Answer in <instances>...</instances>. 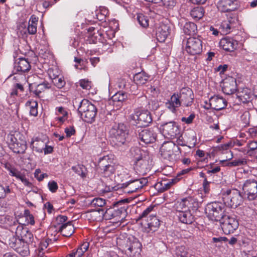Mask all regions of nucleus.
Wrapping results in <instances>:
<instances>
[{
    "instance_id": "58",
    "label": "nucleus",
    "mask_w": 257,
    "mask_h": 257,
    "mask_svg": "<svg viewBox=\"0 0 257 257\" xmlns=\"http://www.w3.org/2000/svg\"><path fill=\"white\" fill-rule=\"evenodd\" d=\"M75 130L73 126H69L65 128V133L67 138H70L75 134Z\"/></svg>"
},
{
    "instance_id": "3",
    "label": "nucleus",
    "mask_w": 257,
    "mask_h": 257,
    "mask_svg": "<svg viewBox=\"0 0 257 257\" xmlns=\"http://www.w3.org/2000/svg\"><path fill=\"white\" fill-rule=\"evenodd\" d=\"M128 202L127 199L121 200L116 202L113 208H109L105 211V219H111L116 218V220L119 221V219L124 218L126 214L127 203Z\"/></svg>"
},
{
    "instance_id": "6",
    "label": "nucleus",
    "mask_w": 257,
    "mask_h": 257,
    "mask_svg": "<svg viewBox=\"0 0 257 257\" xmlns=\"http://www.w3.org/2000/svg\"><path fill=\"white\" fill-rule=\"evenodd\" d=\"M131 118L134 120L139 127L146 126L152 121L151 113L141 108H137L131 115Z\"/></svg>"
},
{
    "instance_id": "39",
    "label": "nucleus",
    "mask_w": 257,
    "mask_h": 257,
    "mask_svg": "<svg viewBox=\"0 0 257 257\" xmlns=\"http://www.w3.org/2000/svg\"><path fill=\"white\" fill-rule=\"evenodd\" d=\"M137 20L142 27L146 28L149 26V19L144 14L141 13L137 14Z\"/></svg>"
},
{
    "instance_id": "28",
    "label": "nucleus",
    "mask_w": 257,
    "mask_h": 257,
    "mask_svg": "<svg viewBox=\"0 0 257 257\" xmlns=\"http://www.w3.org/2000/svg\"><path fill=\"white\" fill-rule=\"evenodd\" d=\"M105 212L103 209L92 210L87 212V217L91 221H99L105 217Z\"/></svg>"
},
{
    "instance_id": "22",
    "label": "nucleus",
    "mask_w": 257,
    "mask_h": 257,
    "mask_svg": "<svg viewBox=\"0 0 257 257\" xmlns=\"http://www.w3.org/2000/svg\"><path fill=\"white\" fill-rule=\"evenodd\" d=\"M227 103V101L222 96L214 95L211 97V104L213 109L221 110L226 106Z\"/></svg>"
},
{
    "instance_id": "52",
    "label": "nucleus",
    "mask_w": 257,
    "mask_h": 257,
    "mask_svg": "<svg viewBox=\"0 0 257 257\" xmlns=\"http://www.w3.org/2000/svg\"><path fill=\"white\" fill-rule=\"evenodd\" d=\"M34 176L39 181H41L44 179V178H47L48 175L46 173L41 174V170L37 169L35 171Z\"/></svg>"
},
{
    "instance_id": "21",
    "label": "nucleus",
    "mask_w": 257,
    "mask_h": 257,
    "mask_svg": "<svg viewBox=\"0 0 257 257\" xmlns=\"http://www.w3.org/2000/svg\"><path fill=\"white\" fill-rule=\"evenodd\" d=\"M160 221L156 215H150L147 219L146 224L144 225L146 231H155L160 226Z\"/></svg>"
},
{
    "instance_id": "34",
    "label": "nucleus",
    "mask_w": 257,
    "mask_h": 257,
    "mask_svg": "<svg viewBox=\"0 0 257 257\" xmlns=\"http://www.w3.org/2000/svg\"><path fill=\"white\" fill-rule=\"evenodd\" d=\"M189 200L187 198H184L178 201L175 205L177 213L189 210Z\"/></svg>"
},
{
    "instance_id": "8",
    "label": "nucleus",
    "mask_w": 257,
    "mask_h": 257,
    "mask_svg": "<svg viewBox=\"0 0 257 257\" xmlns=\"http://www.w3.org/2000/svg\"><path fill=\"white\" fill-rule=\"evenodd\" d=\"M125 253L128 257H140L142 244L134 236L128 238L125 246Z\"/></svg>"
},
{
    "instance_id": "62",
    "label": "nucleus",
    "mask_w": 257,
    "mask_h": 257,
    "mask_svg": "<svg viewBox=\"0 0 257 257\" xmlns=\"http://www.w3.org/2000/svg\"><path fill=\"white\" fill-rule=\"evenodd\" d=\"M154 207L150 206L147 208L140 215L139 219H143L146 217L153 210Z\"/></svg>"
},
{
    "instance_id": "50",
    "label": "nucleus",
    "mask_w": 257,
    "mask_h": 257,
    "mask_svg": "<svg viewBox=\"0 0 257 257\" xmlns=\"http://www.w3.org/2000/svg\"><path fill=\"white\" fill-rule=\"evenodd\" d=\"M53 81L54 85L58 88H62L66 83L63 77L55 78Z\"/></svg>"
},
{
    "instance_id": "12",
    "label": "nucleus",
    "mask_w": 257,
    "mask_h": 257,
    "mask_svg": "<svg viewBox=\"0 0 257 257\" xmlns=\"http://www.w3.org/2000/svg\"><path fill=\"white\" fill-rule=\"evenodd\" d=\"M242 191L249 200H253L257 198V179L249 178L244 181Z\"/></svg>"
},
{
    "instance_id": "36",
    "label": "nucleus",
    "mask_w": 257,
    "mask_h": 257,
    "mask_svg": "<svg viewBox=\"0 0 257 257\" xmlns=\"http://www.w3.org/2000/svg\"><path fill=\"white\" fill-rule=\"evenodd\" d=\"M204 14V11L202 7H197L193 8L190 12L191 17L196 20L202 18Z\"/></svg>"
},
{
    "instance_id": "33",
    "label": "nucleus",
    "mask_w": 257,
    "mask_h": 257,
    "mask_svg": "<svg viewBox=\"0 0 257 257\" xmlns=\"http://www.w3.org/2000/svg\"><path fill=\"white\" fill-rule=\"evenodd\" d=\"M9 171L10 175L15 176L17 179H20L26 186H29L30 185V183L25 176L17 169L14 168H10L9 169Z\"/></svg>"
},
{
    "instance_id": "56",
    "label": "nucleus",
    "mask_w": 257,
    "mask_h": 257,
    "mask_svg": "<svg viewBox=\"0 0 257 257\" xmlns=\"http://www.w3.org/2000/svg\"><path fill=\"white\" fill-rule=\"evenodd\" d=\"M131 152L135 158V156L140 158L143 157L144 156V154H143L142 151L139 148L136 147L132 148Z\"/></svg>"
},
{
    "instance_id": "16",
    "label": "nucleus",
    "mask_w": 257,
    "mask_h": 257,
    "mask_svg": "<svg viewBox=\"0 0 257 257\" xmlns=\"http://www.w3.org/2000/svg\"><path fill=\"white\" fill-rule=\"evenodd\" d=\"M178 93L183 106L189 107L192 105L194 99V95L191 88L183 87L180 89Z\"/></svg>"
},
{
    "instance_id": "7",
    "label": "nucleus",
    "mask_w": 257,
    "mask_h": 257,
    "mask_svg": "<svg viewBox=\"0 0 257 257\" xmlns=\"http://www.w3.org/2000/svg\"><path fill=\"white\" fill-rule=\"evenodd\" d=\"M224 204L231 207L236 208L242 202V197L240 192L235 189L227 190L223 194Z\"/></svg>"
},
{
    "instance_id": "25",
    "label": "nucleus",
    "mask_w": 257,
    "mask_h": 257,
    "mask_svg": "<svg viewBox=\"0 0 257 257\" xmlns=\"http://www.w3.org/2000/svg\"><path fill=\"white\" fill-rule=\"evenodd\" d=\"M177 147L172 142H167L163 144L161 148L162 156L165 159H170L174 154V148Z\"/></svg>"
},
{
    "instance_id": "20",
    "label": "nucleus",
    "mask_w": 257,
    "mask_h": 257,
    "mask_svg": "<svg viewBox=\"0 0 257 257\" xmlns=\"http://www.w3.org/2000/svg\"><path fill=\"white\" fill-rule=\"evenodd\" d=\"M166 107L171 112L175 113L177 108L182 105L178 93H174L170 97V99L165 103Z\"/></svg>"
},
{
    "instance_id": "53",
    "label": "nucleus",
    "mask_w": 257,
    "mask_h": 257,
    "mask_svg": "<svg viewBox=\"0 0 257 257\" xmlns=\"http://www.w3.org/2000/svg\"><path fill=\"white\" fill-rule=\"evenodd\" d=\"M80 86L83 88L89 90L91 87V83L87 79H81L79 81Z\"/></svg>"
},
{
    "instance_id": "4",
    "label": "nucleus",
    "mask_w": 257,
    "mask_h": 257,
    "mask_svg": "<svg viewBox=\"0 0 257 257\" xmlns=\"http://www.w3.org/2000/svg\"><path fill=\"white\" fill-rule=\"evenodd\" d=\"M205 211L209 219L219 221L225 215V205L219 202H211L207 205Z\"/></svg>"
},
{
    "instance_id": "15",
    "label": "nucleus",
    "mask_w": 257,
    "mask_h": 257,
    "mask_svg": "<svg viewBox=\"0 0 257 257\" xmlns=\"http://www.w3.org/2000/svg\"><path fill=\"white\" fill-rule=\"evenodd\" d=\"M224 233L228 234L233 233L238 226L237 220L232 216L226 214L219 221Z\"/></svg>"
},
{
    "instance_id": "42",
    "label": "nucleus",
    "mask_w": 257,
    "mask_h": 257,
    "mask_svg": "<svg viewBox=\"0 0 257 257\" xmlns=\"http://www.w3.org/2000/svg\"><path fill=\"white\" fill-rule=\"evenodd\" d=\"M127 98V95L124 92H118L111 97L112 100L114 102H122Z\"/></svg>"
},
{
    "instance_id": "27",
    "label": "nucleus",
    "mask_w": 257,
    "mask_h": 257,
    "mask_svg": "<svg viewBox=\"0 0 257 257\" xmlns=\"http://www.w3.org/2000/svg\"><path fill=\"white\" fill-rule=\"evenodd\" d=\"M177 216L180 222L184 224H191L194 221V216L190 210L177 213Z\"/></svg>"
},
{
    "instance_id": "51",
    "label": "nucleus",
    "mask_w": 257,
    "mask_h": 257,
    "mask_svg": "<svg viewBox=\"0 0 257 257\" xmlns=\"http://www.w3.org/2000/svg\"><path fill=\"white\" fill-rule=\"evenodd\" d=\"M109 28L110 31L116 32L118 31L119 29V24L117 20L113 19L110 21L109 23Z\"/></svg>"
},
{
    "instance_id": "63",
    "label": "nucleus",
    "mask_w": 257,
    "mask_h": 257,
    "mask_svg": "<svg viewBox=\"0 0 257 257\" xmlns=\"http://www.w3.org/2000/svg\"><path fill=\"white\" fill-rule=\"evenodd\" d=\"M25 105L26 107H28L30 110H32L36 107H38V102L35 100H31L27 101Z\"/></svg>"
},
{
    "instance_id": "59",
    "label": "nucleus",
    "mask_w": 257,
    "mask_h": 257,
    "mask_svg": "<svg viewBox=\"0 0 257 257\" xmlns=\"http://www.w3.org/2000/svg\"><path fill=\"white\" fill-rule=\"evenodd\" d=\"M230 146V144H221L216 147L215 151L223 153L224 151H228Z\"/></svg>"
},
{
    "instance_id": "61",
    "label": "nucleus",
    "mask_w": 257,
    "mask_h": 257,
    "mask_svg": "<svg viewBox=\"0 0 257 257\" xmlns=\"http://www.w3.org/2000/svg\"><path fill=\"white\" fill-rule=\"evenodd\" d=\"M238 97L244 103L249 102L250 99V94L247 93L243 94L242 93V94H240Z\"/></svg>"
},
{
    "instance_id": "46",
    "label": "nucleus",
    "mask_w": 257,
    "mask_h": 257,
    "mask_svg": "<svg viewBox=\"0 0 257 257\" xmlns=\"http://www.w3.org/2000/svg\"><path fill=\"white\" fill-rule=\"evenodd\" d=\"M197 30L196 25L192 22H187L184 26V32H195Z\"/></svg>"
},
{
    "instance_id": "23",
    "label": "nucleus",
    "mask_w": 257,
    "mask_h": 257,
    "mask_svg": "<svg viewBox=\"0 0 257 257\" xmlns=\"http://www.w3.org/2000/svg\"><path fill=\"white\" fill-rule=\"evenodd\" d=\"M223 49L228 52H233L238 46V42L231 38H223L220 42Z\"/></svg>"
},
{
    "instance_id": "9",
    "label": "nucleus",
    "mask_w": 257,
    "mask_h": 257,
    "mask_svg": "<svg viewBox=\"0 0 257 257\" xmlns=\"http://www.w3.org/2000/svg\"><path fill=\"white\" fill-rule=\"evenodd\" d=\"M143 157L140 158L135 156L136 160L135 169L140 175H144L149 172L152 165V160L149 155L143 152Z\"/></svg>"
},
{
    "instance_id": "37",
    "label": "nucleus",
    "mask_w": 257,
    "mask_h": 257,
    "mask_svg": "<svg viewBox=\"0 0 257 257\" xmlns=\"http://www.w3.org/2000/svg\"><path fill=\"white\" fill-rule=\"evenodd\" d=\"M117 168V165L113 164V165H109L107 166L104 169L101 170V174L104 177H108L114 174L115 170Z\"/></svg>"
},
{
    "instance_id": "43",
    "label": "nucleus",
    "mask_w": 257,
    "mask_h": 257,
    "mask_svg": "<svg viewBox=\"0 0 257 257\" xmlns=\"http://www.w3.org/2000/svg\"><path fill=\"white\" fill-rule=\"evenodd\" d=\"M22 239L17 238L15 237H13L10 238L9 245L13 248L15 250L17 249V247H19L24 242Z\"/></svg>"
},
{
    "instance_id": "54",
    "label": "nucleus",
    "mask_w": 257,
    "mask_h": 257,
    "mask_svg": "<svg viewBox=\"0 0 257 257\" xmlns=\"http://www.w3.org/2000/svg\"><path fill=\"white\" fill-rule=\"evenodd\" d=\"M241 121L244 126L248 125L249 123V113L248 111L244 112L240 116Z\"/></svg>"
},
{
    "instance_id": "13",
    "label": "nucleus",
    "mask_w": 257,
    "mask_h": 257,
    "mask_svg": "<svg viewBox=\"0 0 257 257\" xmlns=\"http://www.w3.org/2000/svg\"><path fill=\"white\" fill-rule=\"evenodd\" d=\"M148 183L146 178H141L134 180H130L128 182L121 184L124 193H132L138 191L146 186Z\"/></svg>"
},
{
    "instance_id": "49",
    "label": "nucleus",
    "mask_w": 257,
    "mask_h": 257,
    "mask_svg": "<svg viewBox=\"0 0 257 257\" xmlns=\"http://www.w3.org/2000/svg\"><path fill=\"white\" fill-rule=\"evenodd\" d=\"M246 164V160L244 158L235 159L230 163L229 165L230 166H240L244 165Z\"/></svg>"
},
{
    "instance_id": "57",
    "label": "nucleus",
    "mask_w": 257,
    "mask_h": 257,
    "mask_svg": "<svg viewBox=\"0 0 257 257\" xmlns=\"http://www.w3.org/2000/svg\"><path fill=\"white\" fill-rule=\"evenodd\" d=\"M162 32H169L172 31V26L168 22L166 21L161 25Z\"/></svg>"
},
{
    "instance_id": "44",
    "label": "nucleus",
    "mask_w": 257,
    "mask_h": 257,
    "mask_svg": "<svg viewBox=\"0 0 257 257\" xmlns=\"http://www.w3.org/2000/svg\"><path fill=\"white\" fill-rule=\"evenodd\" d=\"M16 251L23 256H27L30 252L28 245L25 242Z\"/></svg>"
},
{
    "instance_id": "17",
    "label": "nucleus",
    "mask_w": 257,
    "mask_h": 257,
    "mask_svg": "<svg viewBox=\"0 0 257 257\" xmlns=\"http://www.w3.org/2000/svg\"><path fill=\"white\" fill-rule=\"evenodd\" d=\"M222 90L224 93L230 95L237 90L236 79L232 77H228L223 80Z\"/></svg>"
},
{
    "instance_id": "1",
    "label": "nucleus",
    "mask_w": 257,
    "mask_h": 257,
    "mask_svg": "<svg viewBox=\"0 0 257 257\" xmlns=\"http://www.w3.org/2000/svg\"><path fill=\"white\" fill-rule=\"evenodd\" d=\"M110 143L112 146L121 150L128 144V133L126 126L123 123L114 125L110 132Z\"/></svg>"
},
{
    "instance_id": "11",
    "label": "nucleus",
    "mask_w": 257,
    "mask_h": 257,
    "mask_svg": "<svg viewBox=\"0 0 257 257\" xmlns=\"http://www.w3.org/2000/svg\"><path fill=\"white\" fill-rule=\"evenodd\" d=\"M159 128L157 126H154L143 130H139L138 138L146 144L154 143L157 139Z\"/></svg>"
},
{
    "instance_id": "48",
    "label": "nucleus",
    "mask_w": 257,
    "mask_h": 257,
    "mask_svg": "<svg viewBox=\"0 0 257 257\" xmlns=\"http://www.w3.org/2000/svg\"><path fill=\"white\" fill-rule=\"evenodd\" d=\"M105 203V200L101 198H95L91 201L92 206L97 207H102Z\"/></svg>"
},
{
    "instance_id": "26",
    "label": "nucleus",
    "mask_w": 257,
    "mask_h": 257,
    "mask_svg": "<svg viewBox=\"0 0 257 257\" xmlns=\"http://www.w3.org/2000/svg\"><path fill=\"white\" fill-rule=\"evenodd\" d=\"M75 231V229L72 221H68L63 224L59 228L58 232H60L63 236L70 237Z\"/></svg>"
},
{
    "instance_id": "30",
    "label": "nucleus",
    "mask_w": 257,
    "mask_h": 257,
    "mask_svg": "<svg viewBox=\"0 0 257 257\" xmlns=\"http://www.w3.org/2000/svg\"><path fill=\"white\" fill-rule=\"evenodd\" d=\"M113 159L111 155L104 156L99 158L98 162V167L100 170L104 169L108 166L113 165Z\"/></svg>"
},
{
    "instance_id": "5",
    "label": "nucleus",
    "mask_w": 257,
    "mask_h": 257,
    "mask_svg": "<svg viewBox=\"0 0 257 257\" xmlns=\"http://www.w3.org/2000/svg\"><path fill=\"white\" fill-rule=\"evenodd\" d=\"M7 143L10 149L15 153H24L27 149L26 142L24 139L21 138L20 134H17L16 136L8 135Z\"/></svg>"
},
{
    "instance_id": "35",
    "label": "nucleus",
    "mask_w": 257,
    "mask_h": 257,
    "mask_svg": "<svg viewBox=\"0 0 257 257\" xmlns=\"http://www.w3.org/2000/svg\"><path fill=\"white\" fill-rule=\"evenodd\" d=\"M150 76L144 72L136 74L134 76V81L138 85H143L148 81Z\"/></svg>"
},
{
    "instance_id": "60",
    "label": "nucleus",
    "mask_w": 257,
    "mask_h": 257,
    "mask_svg": "<svg viewBox=\"0 0 257 257\" xmlns=\"http://www.w3.org/2000/svg\"><path fill=\"white\" fill-rule=\"evenodd\" d=\"M50 191L53 193L56 192L58 189L57 183L54 181H50L48 184Z\"/></svg>"
},
{
    "instance_id": "45",
    "label": "nucleus",
    "mask_w": 257,
    "mask_h": 257,
    "mask_svg": "<svg viewBox=\"0 0 257 257\" xmlns=\"http://www.w3.org/2000/svg\"><path fill=\"white\" fill-rule=\"evenodd\" d=\"M72 170L82 178H83L86 177V173L85 172L86 169L83 165H78L73 166Z\"/></svg>"
},
{
    "instance_id": "47",
    "label": "nucleus",
    "mask_w": 257,
    "mask_h": 257,
    "mask_svg": "<svg viewBox=\"0 0 257 257\" xmlns=\"http://www.w3.org/2000/svg\"><path fill=\"white\" fill-rule=\"evenodd\" d=\"M11 192L10 187L9 186H3L0 184V199H4L6 198L7 194L10 193Z\"/></svg>"
},
{
    "instance_id": "10",
    "label": "nucleus",
    "mask_w": 257,
    "mask_h": 257,
    "mask_svg": "<svg viewBox=\"0 0 257 257\" xmlns=\"http://www.w3.org/2000/svg\"><path fill=\"white\" fill-rule=\"evenodd\" d=\"M166 138L174 139L180 135V130L178 124L171 121L167 122H163L160 125L159 130Z\"/></svg>"
},
{
    "instance_id": "24",
    "label": "nucleus",
    "mask_w": 257,
    "mask_h": 257,
    "mask_svg": "<svg viewBox=\"0 0 257 257\" xmlns=\"http://www.w3.org/2000/svg\"><path fill=\"white\" fill-rule=\"evenodd\" d=\"M14 68L17 72H25L31 68V65L28 59L20 58L15 63Z\"/></svg>"
},
{
    "instance_id": "38",
    "label": "nucleus",
    "mask_w": 257,
    "mask_h": 257,
    "mask_svg": "<svg viewBox=\"0 0 257 257\" xmlns=\"http://www.w3.org/2000/svg\"><path fill=\"white\" fill-rule=\"evenodd\" d=\"M38 21V18L34 15H32L29 21V24L28 27V32H37V23Z\"/></svg>"
},
{
    "instance_id": "32",
    "label": "nucleus",
    "mask_w": 257,
    "mask_h": 257,
    "mask_svg": "<svg viewBox=\"0 0 257 257\" xmlns=\"http://www.w3.org/2000/svg\"><path fill=\"white\" fill-rule=\"evenodd\" d=\"M89 246V242H84L76 250H73L70 254H72V257H82L84 252L88 250Z\"/></svg>"
},
{
    "instance_id": "2",
    "label": "nucleus",
    "mask_w": 257,
    "mask_h": 257,
    "mask_svg": "<svg viewBox=\"0 0 257 257\" xmlns=\"http://www.w3.org/2000/svg\"><path fill=\"white\" fill-rule=\"evenodd\" d=\"M81 118L87 123H92L95 120L97 113L95 106L86 99H82L79 102L77 109Z\"/></svg>"
},
{
    "instance_id": "31",
    "label": "nucleus",
    "mask_w": 257,
    "mask_h": 257,
    "mask_svg": "<svg viewBox=\"0 0 257 257\" xmlns=\"http://www.w3.org/2000/svg\"><path fill=\"white\" fill-rule=\"evenodd\" d=\"M46 143L42 140L36 138L32 140L31 142V147L34 151L38 153H42L43 151Z\"/></svg>"
},
{
    "instance_id": "64",
    "label": "nucleus",
    "mask_w": 257,
    "mask_h": 257,
    "mask_svg": "<svg viewBox=\"0 0 257 257\" xmlns=\"http://www.w3.org/2000/svg\"><path fill=\"white\" fill-rule=\"evenodd\" d=\"M220 28H221L222 31H228V30H232V31L233 30L232 29L230 23L227 21L222 22L220 25Z\"/></svg>"
},
{
    "instance_id": "19",
    "label": "nucleus",
    "mask_w": 257,
    "mask_h": 257,
    "mask_svg": "<svg viewBox=\"0 0 257 257\" xmlns=\"http://www.w3.org/2000/svg\"><path fill=\"white\" fill-rule=\"evenodd\" d=\"M51 84L45 81L39 84H31L29 86V89L31 92L33 93L35 96L40 97L41 94L46 89H50Z\"/></svg>"
},
{
    "instance_id": "40",
    "label": "nucleus",
    "mask_w": 257,
    "mask_h": 257,
    "mask_svg": "<svg viewBox=\"0 0 257 257\" xmlns=\"http://www.w3.org/2000/svg\"><path fill=\"white\" fill-rule=\"evenodd\" d=\"M176 257H189V253L187 248L184 246H178L176 247Z\"/></svg>"
},
{
    "instance_id": "14",
    "label": "nucleus",
    "mask_w": 257,
    "mask_h": 257,
    "mask_svg": "<svg viewBox=\"0 0 257 257\" xmlns=\"http://www.w3.org/2000/svg\"><path fill=\"white\" fill-rule=\"evenodd\" d=\"M202 50V41L199 36H193L187 38L186 51L192 55L199 54Z\"/></svg>"
},
{
    "instance_id": "41",
    "label": "nucleus",
    "mask_w": 257,
    "mask_h": 257,
    "mask_svg": "<svg viewBox=\"0 0 257 257\" xmlns=\"http://www.w3.org/2000/svg\"><path fill=\"white\" fill-rule=\"evenodd\" d=\"M108 14V10L105 7H100L98 10L96 12V19L99 21L104 20Z\"/></svg>"
},
{
    "instance_id": "18",
    "label": "nucleus",
    "mask_w": 257,
    "mask_h": 257,
    "mask_svg": "<svg viewBox=\"0 0 257 257\" xmlns=\"http://www.w3.org/2000/svg\"><path fill=\"white\" fill-rule=\"evenodd\" d=\"M217 8L221 12L232 11L237 8L236 0H219Z\"/></svg>"
},
{
    "instance_id": "29",
    "label": "nucleus",
    "mask_w": 257,
    "mask_h": 257,
    "mask_svg": "<svg viewBox=\"0 0 257 257\" xmlns=\"http://www.w3.org/2000/svg\"><path fill=\"white\" fill-rule=\"evenodd\" d=\"M178 181L177 178H173L168 180H163L156 184V187L160 192H164L169 189L173 184Z\"/></svg>"
},
{
    "instance_id": "55",
    "label": "nucleus",
    "mask_w": 257,
    "mask_h": 257,
    "mask_svg": "<svg viewBox=\"0 0 257 257\" xmlns=\"http://www.w3.org/2000/svg\"><path fill=\"white\" fill-rule=\"evenodd\" d=\"M22 239L23 241H24L25 243H27L28 245L29 243L33 242V235L30 232L27 231V233L25 234V236Z\"/></svg>"
}]
</instances>
